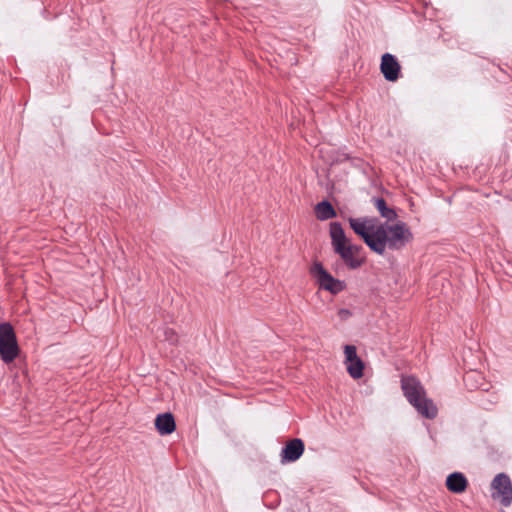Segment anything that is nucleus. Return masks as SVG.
<instances>
[{"label":"nucleus","instance_id":"1","mask_svg":"<svg viewBox=\"0 0 512 512\" xmlns=\"http://www.w3.org/2000/svg\"><path fill=\"white\" fill-rule=\"evenodd\" d=\"M330 237L334 252L340 256L348 268L354 270L363 264L364 260L359 256L362 246L350 242L339 222L330 224Z\"/></svg>","mask_w":512,"mask_h":512},{"label":"nucleus","instance_id":"2","mask_svg":"<svg viewBox=\"0 0 512 512\" xmlns=\"http://www.w3.org/2000/svg\"><path fill=\"white\" fill-rule=\"evenodd\" d=\"M401 388L408 402L416 411L427 419H434L437 416L438 409L432 399L427 398L422 384L415 377H403Z\"/></svg>","mask_w":512,"mask_h":512},{"label":"nucleus","instance_id":"3","mask_svg":"<svg viewBox=\"0 0 512 512\" xmlns=\"http://www.w3.org/2000/svg\"><path fill=\"white\" fill-rule=\"evenodd\" d=\"M412 238V234L404 222L392 225L387 223L377 226V239L380 245L373 252L383 255L388 247L391 250L402 249Z\"/></svg>","mask_w":512,"mask_h":512},{"label":"nucleus","instance_id":"4","mask_svg":"<svg viewBox=\"0 0 512 512\" xmlns=\"http://www.w3.org/2000/svg\"><path fill=\"white\" fill-rule=\"evenodd\" d=\"M19 354V346L12 325L8 322L0 324V356L5 363L13 362Z\"/></svg>","mask_w":512,"mask_h":512},{"label":"nucleus","instance_id":"5","mask_svg":"<svg viewBox=\"0 0 512 512\" xmlns=\"http://www.w3.org/2000/svg\"><path fill=\"white\" fill-rule=\"evenodd\" d=\"M370 222L371 220L367 218H349V224L353 231L374 251L379 248L380 241L377 239V226L368 225Z\"/></svg>","mask_w":512,"mask_h":512},{"label":"nucleus","instance_id":"6","mask_svg":"<svg viewBox=\"0 0 512 512\" xmlns=\"http://www.w3.org/2000/svg\"><path fill=\"white\" fill-rule=\"evenodd\" d=\"M311 274L316 278L319 286L332 294H338L345 289V283L335 279L328 273L321 263H315L311 268Z\"/></svg>","mask_w":512,"mask_h":512},{"label":"nucleus","instance_id":"7","mask_svg":"<svg viewBox=\"0 0 512 512\" xmlns=\"http://www.w3.org/2000/svg\"><path fill=\"white\" fill-rule=\"evenodd\" d=\"M491 487L495 490L492 493L494 499L500 498V502L504 507L511 505L512 483L508 475L505 473L497 474L491 483Z\"/></svg>","mask_w":512,"mask_h":512},{"label":"nucleus","instance_id":"8","mask_svg":"<svg viewBox=\"0 0 512 512\" xmlns=\"http://www.w3.org/2000/svg\"><path fill=\"white\" fill-rule=\"evenodd\" d=\"M380 70L387 81L395 82L399 78L401 67L394 55L385 53L381 57Z\"/></svg>","mask_w":512,"mask_h":512},{"label":"nucleus","instance_id":"9","mask_svg":"<svg viewBox=\"0 0 512 512\" xmlns=\"http://www.w3.org/2000/svg\"><path fill=\"white\" fill-rule=\"evenodd\" d=\"M304 449L305 445L301 439L294 438L288 441L281 451V462H295L302 456Z\"/></svg>","mask_w":512,"mask_h":512},{"label":"nucleus","instance_id":"10","mask_svg":"<svg viewBox=\"0 0 512 512\" xmlns=\"http://www.w3.org/2000/svg\"><path fill=\"white\" fill-rule=\"evenodd\" d=\"M468 480L461 472H453L446 478V487L449 491L460 494L466 490Z\"/></svg>","mask_w":512,"mask_h":512},{"label":"nucleus","instance_id":"11","mask_svg":"<svg viewBox=\"0 0 512 512\" xmlns=\"http://www.w3.org/2000/svg\"><path fill=\"white\" fill-rule=\"evenodd\" d=\"M155 427L161 435H169L174 432L176 424L172 413L167 412L157 415L155 419Z\"/></svg>","mask_w":512,"mask_h":512},{"label":"nucleus","instance_id":"12","mask_svg":"<svg viewBox=\"0 0 512 512\" xmlns=\"http://www.w3.org/2000/svg\"><path fill=\"white\" fill-rule=\"evenodd\" d=\"M315 213H316L317 219H319L321 221H325V220L334 218L336 216V211H335L334 207L327 200H323V201L319 202L318 204H316Z\"/></svg>","mask_w":512,"mask_h":512},{"label":"nucleus","instance_id":"13","mask_svg":"<svg viewBox=\"0 0 512 512\" xmlns=\"http://www.w3.org/2000/svg\"><path fill=\"white\" fill-rule=\"evenodd\" d=\"M373 202L380 215L387 221H393L397 218L395 210L389 208L383 198H373Z\"/></svg>","mask_w":512,"mask_h":512},{"label":"nucleus","instance_id":"14","mask_svg":"<svg viewBox=\"0 0 512 512\" xmlns=\"http://www.w3.org/2000/svg\"><path fill=\"white\" fill-rule=\"evenodd\" d=\"M347 371L354 379H359L363 376L364 364L360 358L348 362Z\"/></svg>","mask_w":512,"mask_h":512},{"label":"nucleus","instance_id":"15","mask_svg":"<svg viewBox=\"0 0 512 512\" xmlns=\"http://www.w3.org/2000/svg\"><path fill=\"white\" fill-rule=\"evenodd\" d=\"M344 354L347 362L358 359L356 347L353 345H345Z\"/></svg>","mask_w":512,"mask_h":512},{"label":"nucleus","instance_id":"16","mask_svg":"<svg viewBox=\"0 0 512 512\" xmlns=\"http://www.w3.org/2000/svg\"><path fill=\"white\" fill-rule=\"evenodd\" d=\"M166 339L170 341L171 343H174L177 340L176 334L172 330H166Z\"/></svg>","mask_w":512,"mask_h":512},{"label":"nucleus","instance_id":"17","mask_svg":"<svg viewBox=\"0 0 512 512\" xmlns=\"http://www.w3.org/2000/svg\"><path fill=\"white\" fill-rule=\"evenodd\" d=\"M339 314H340V316H341V317H343V318H344V317L349 316V315H350V312H349V310H347V309H341V310L339 311Z\"/></svg>","mask_w":512,"mask_h":512},{"label":"nucleus","instance_id":"18","mask_svg":"<svg viewBox=\"0 0 512 512\" xmlns=\"http://www.w3.org/2000/svg\"><path fill=\"white\" fill-rule=\"evenodd\" d=\"M472 375H473V373L466 374L464 377L465 381H467Z\"/></svg>","mask_w":512,"mask_h":512}]
</instances>
